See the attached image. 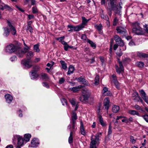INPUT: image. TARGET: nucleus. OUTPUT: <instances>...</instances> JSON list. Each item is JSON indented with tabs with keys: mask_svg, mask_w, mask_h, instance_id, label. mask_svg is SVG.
<instances>
[{
	"mask_svg": "<svg viewBox=\"0 0 148 148\" xmlns=\"http://www.w3.org/2000/svg\"><path fill=\"white\" fill-rule=\"evenodd\" d=\"M121 3L120 2L117 5H116V4H113V5H110V7H109L108 8L109 12H108V14L109 15L111 16L112 13V10H113L115 13L120 14L121 10L122 8V7L121 5Z\"/></svg>",
	"mask_w": 148,
	"mask_h": 148,
	"instance_id": "1",
	"label": "nucleus"
},
{
	"mask_svg": "<svg viewBox=\"0 0 148 148\" xmlns=\"http://www.w3.org/2000/svg\"><path fill=\"white\" fill-rule=\"evenodd\" d=\"M82 95L79 98V100L82 102H84L88 100L90 96V92L87 89H83L82 90Z\"/></svg>",
	"mask_w": 148,
	"mask_h": 148,
	"instance_id": "2",
	"label": "nucleus"
},
{
	"mask_svg": "<svg viewBox=\"0 0 148 148\" xmlns=\"http://www.w3.org/2000/svg\"><path fill=\"white\" fill-rule=\"evenodd\" d=\"M129 58H125L123 59L122 62H120L119 59H118V62L119 64V66L117 65H115V68L116 72L119 74L121 73L124 71V67L123 66V64H124L125 62H127L129 60Z\"/></svg>",
	"mask_w": 148,
	"mask_h": 148,
	"instance_id": "3",
	"label": "nucleus"
},
{
	"mask_svg": "<svg viewBox=\"0 0 148 148\" xmlns=\"http://www.w3.org/2000/svg\"><path fill=\"white\" fill-rule=\"evenodd\" d=\"M134 27L132 29V31L138 35H141L143 34L142 28L140 26V24L136 22L133 24Z\"/></svg>",
	"mask_w": 148,
	"mask_h": 148,
	"instance_id": "4",
	"label": "nucleus"
},
{
	"mask_svg": "<svg viewBox=\"0 0 148 148\" xmlns=\"http://www.w3.org/2000/svg\"><path fill=\"white\" fill-rule=\"evenodd\" d=\"M18 47L13 44H10L7 45L5 47V52L9 53H11L15 52Z\"/></svg>",
	"mask_w": 148,
	"mask_h": 148,
	"instance_id": "5",
	"label": "nucleus"
},
{
	"mask_svg": "<svg viewBox=\"0 0 148 148\" xmlns=\"http://www.w3.org/2000/svg\"><path fill=\"white\" fill-rule=\"evenodd\" d=\"M77 119V116L76 114L73 112L72 117V119L70 121V124L71 128H73V130H75V129H77V127L75 126V123H76V120Z\"/></svg>",
	"mask_w": 148,
	"mask_h": 148,
	"instance_id": "6",
	"label": "nucleus"
},
{
	"mask_svg": "<svg viewBox=\"0 0 148 148\" xmlns=\"http://www.w3.org/2000/svg\"><path fill=\"white\" fill-rule=\"evenodd\" d=\"M21 64L27 68H29L32 66V62L30 59H24L21 61Z\"/></svg>",
	"mask_w": 148,
	"mask_h": 148,
	"instance_id": "7",
	"label": "nucleus"
},
{
	"mask_svg": "<svg viewBox=\"0 0 148 148\" xmlns=\"http://www.w3.org/2000/svg\"><path fill=\"white\" fill-rule=\"evenodd\" d=\"M39 143V140L37 138H34L31 140V145H29V147L33 148L36 147Z\"/></svg>",
	"mask_w": 148,
	"mask_h": 148,
	"instance_id": "8",
	"label": "nucleus"
},
{
	"mask_svg": "<svg viewBox=\"0 0 148 148\" xmlns=\"http://www.w3.org/2000/svg\"><path fill=\"white\" fill-rule=\"evenodd\" d=\"M116 30L118 33L122 35L123 36H126L127 35V31L126 29L122 27H118L116 28Z\"/></svg>",
	"mask_w": 148,
	"mask_h": 148,
	"instance_id": "9",
	"label": "nucleus"
},
{
	"mask_svg": "<svg viewBox=\"0 0 148 148\" xmlns=\"http://www.w3.org/2000/svg\"><path fill=\"white\" fill-rule=\"evenodd\" d=\"M68 129L70 130V136L69 138V143H72L73 140V135L74 132L77 130V129H75V130H73V128H71V125H69L68 126Z\"/></svg>",
	"mask_w": 148,
	"mask_h": 148,
	"instance_id": "10",
	"label": "nucleus"
},
{
	"mask_svg": "<svg viewBox=\"0 0 148 148\" xmlns=\"http://www.w3.org/2000/svg\"><path fill=\"white\" fill-rule=\"evenodd\" d=\"M114 39L116 44L120 46H123L124 42L122 39L118 35H116L114 36Z\"/></svg>",
	"mask_w": 148,
	"mask_h": 148,
	"instance_id": "11",
	"label": "nucleus"
},
{
	"mask_svg": "<svg viewBox=\"0 0 148 148\" xmlns=\"http://www.w3.org/2000/svg\"><path fill=\"white\" fill-rule=\"evenodd\" d=\"M16 138L17 140V146L21 147L24 145V140H23V137L19 135H16Z\"/></svg>",
	"mask_w": 148,
	"mask_h": 148,
	"instance_id": "12",
	"label": "nucleus"
},
{
	"mask_svg": "<svg viewBox=\"0 0 148 148\" xmlns=\"http://www.w3.org/2000/svg\"><path fill=\"white\" fill-rule=\"evenodd\" d=\"M8 28L9 29L10 32L13 35H15L16 34V30L14 27L11 25V23L9 21H8Z\"/></svg>",
	"mask_w": 148,
	"mask_h": 148,
	"instance_id": "13",
	"label": "nucleus"
},
{
	"mask_svg": "<svg viewBox=\"0 0 148 148\" xmlns=\"http://www.w3.org/2000/svg\"><path fill=\"white\" fill-rule=\"evenodd\" d=\"M110 100L109 98H106L104 100L103 105L105 107V108L107 110V112L108 113V110L110 107L109 105Z\"/></svg>",
	"mask_w": 148,
	"mask_h": 148,
	"instance_id": "14",
	"label": "nucleus"
},
{
	"mask_svg": "<svg viewBox=\"0 0 148 148\" xmlns=\"http://www.w3.org/2000/svg\"><path fill=\"white\" fill-rule=\"evenodd\" d=\"M15 52L17 56L20 58L23 57L25 54L22 51L21 49L18 47H17Z\"/></svg>",
	"mask_w": 148,
	"mask_h": 148,
	"instance_id": "15",
	"label": "nucleus"
},
{
	"mask_svg": "<svg viewBox=\"0 0 148 148\" xmlns=\"http://www.w3.org/2000/svg\"><path fill=\"white\" fill-rule=\"evenodd\" d=\"M5 99L6 102L8 103H10L13 99L12 96L8 94L5 95Z\"/></svg>",
	"mask_w": 148,
	"mask_h": 148,
	"instance_id": "16",
	"label": "nucleus"
},
{
	"mask_svg": "<svg viewBox=\"0 0 148 148\" xmlns=\"http://www.w3.org/2000/svg\"><path fill=\"white\" fill-rule=\"evenodd\" d=\"M30 75L31 78L32 79H35L38 76V75L36 72V71L34 70H32L31 71Z\"/></svg>",
	"mask_w": 148,
	"mask_h": 148,
	"instance_id": "17",
	"label": "nucleus"
},
{
	"mask_svg": "<svg viewBox=\"0 0 148 148\" xmlns=\"http://www.w3.org/2000/svg\"><path fill=\"white\" fill-rule=\"evenodd\" d=\"M113 79V81L115 84L116 87L118 89L119 88V83L117 80L116 77L115 75H113L112 76Z\"/></svg>",
	"mask_w": 148,
	"mask_h": 148,
	"instance_id": "18",
	"label": "nucleus"
},
{
	"mask_svg": "<svg viewBox=\"0 0 148 148\" xmlns=\"http://www.w3.org/2000/svg\"><path fill=\"white\" fill-rule=\"evenodd\" d=\"M4 33L3 35L4 36L7 37L10 34V31L9 29L7 27H4Z\"/></svg>",
	"mask_w": 148,
	"mask_h": 148,
	"instance_id": "19",
	"label": "nucleus"
},
{
	"mask_svg": "<svg viewBox=\"0 0 148 148\" xmlns=\"http://www.w3.org/2000/svg\"><path fill=\"white\" fill-rule=\"evenodd\" d=\"M84 27V26L82 25H77L74 26V31H78Z\"/></svg>",
	"mask_w": 148,
	"mask_h": 148,
	"instance_id": "20",
	"label": "nucleus"
},
{
	"mask_svg": "<svg viewBox=\"0 0 148 148\" xmlns=\"http://www.w3.org/2000/svg\"><path fill=\"white\" fill-rule=\"evenodd\" d=\"M98 118L99 120V121L101 125L103 127H105L106 125V124L105 123L103 120L102 116L101 115H99L98 116Z\"/></svg>",
	"mask_w": 148,
	"mask_h": 148,
	"instance_id": "21",
	"label": "nucleus"
},
{
	"mask_svg": "<svg viewBox=\"0 0 148 148\" xmlns=\"http://www.w3.org/2000/svg\"><path fill=\"white\" fill-rule=\"evenodd\" d=\"M80 131L81 133L83 135L86 134V131L84 127V125L82 121L80 122Z\"/></svg>",
	"mask_w": 148,
	"mask_h": 148,
	"instance_id": "22",
	"label": "nucleus"
},
{
	"mask_svg": "<svg viewBox=\"0 0 148 148\" xmlns=\"http://www.w3.org/2000/svg\"><path fill=\"white\" fill-rule=\"evenodd\" d=\"M120 110L119 107L117 105H114L112 108V111L114 113H117Z\"/></svg>",
	"mask_w": 148,
	"mask_h": 148,
	"instance_id": "23",
	"label": "nucleus"
},
{
	"mask_svg": "<svg viewBox=\"0 0 148 148\" xmlns=\"http://www.w3.org/2000/svg\"><path fill=\"white\" fill-rule=\"evenodd\" d=\"M82 87V86L79 85L77 86L73 87L70 88V90L73 92H76L78 91Z\"/></svg>",
	"mask_w": 148,
	"mask_h": 148,
	"instance_id": "24",
	"label": "nucleus"
},
{
	"mask_svg": "<svg viewBox=\"0 0 148 148\" xmlns=\"http://www.w3.org/2000/svg\"><path fill=\"white\" fill-rule=\"evenodd\" d=\"M31 137V135L29 134H27L24 135V140L26 142L29 141Z\"/></svg>",
	"mask_w": 148,
	"mask_h": 148,
	"instance_id": "25",
	"label": "nucleus"
},
{
	"mask_svg": "<svg viewBox=\"0 0 148 148\" xmlns=\"http://www.w3.org/2000/svg\"><path fill=\"white\" fill-rule=\"evenodd\" d=\"M82 23L81 25H82L84 27L86 25L87 23L90 19V18L87 19L84 16H82Z\"/></svg>",
	"mask_w": 148,
	"mask_h": 148,
	"instance_id": "26",
	"label": "nucleus"
},
{
	"mask_svg": "<svg viewBox=\"0 0 148 148\" xmlns=\"http://www.w3.org/2000/svg\"><path fill=\"white\" fill-rule=\"evenodd\" d=\"M74 69V68L73 66L71 65H70L69 67L68 71L67 73V74L70 75L73 72Z\"/></svg>",
	"mask_w": 148,
	"mask_h": 148,
	"instance_id": "27",
	"label": "nucleus"
},
{
	"mask_svg": "<svg viewBox=\"0 0 148 148\" xmlns=\"http://www.w3.org/2000/svg\"><path fill=\"white\" fill-rule=\"evenodd\" d=\"M101 133H98L95 136V138L93 140V138L92 137H91V141H95L96 142V143H97V142L99 140V135H101Z\"/></svg>",
	"mask_w": 148,
	"mask_h": 148,
	"instance_id": "28",
	"label": "nucleus"
},
{
	"mask_svg": "<svg viewBox=\"0 0 148 148\" xmlns=\"http://www.w3.org/2000/svg\"><path fill=\"white\" fill-rule=\"evenodd\" d=\"M40 75L41 78L45 81H47L49 79V77L45 73H42Z\"/></svg>",
	"mask_w": 148,
	"mask_h": 148,
	"instance_id": "29",
	"label": "nucleus"
},
{
	"mask_svg": "<svg viewBox=\"0 0 148 148\" xmlns=\"http://www.w3.org/2000/svg\"><path fill=\"white\" fill-rule=\"evenodd\" d=\"M139 92L141 97L143 99L146 97V93L143 89L140 90Z\"/></svg>",
	"mask_w": 148,
	"mask_h": 148,
	"instance_id": "30",
	"label": "nucleus"
},
{
	"mask_svg": "<svg viewBox=\"0 0 148 148\" xmlns=\"http://www.w3.org/2000/svg\"><path fill=\"white\" fill-rule=\"evenodd\" d=\"M96 142L95 141H91L90 146V148H97Z\"/></svg>",
	"mask_w": 148,
	"mask_h": 148,
	"instance_id": "31",
	"label": "nucleus"
},
{
	"mask_svg": "<svg viewBox=\"0 0 148 148\" xmlns=\"http://www.w3.org/2000/svg\"><path fill=\"white\" fill-rule=\"evenodd\" d=\"M33 53L32 51H28L26 54V57L29 58V59H30V58L33 57Z\"/></svg>",
	"mask_w": 148,
	"mask_h": 148,
	"instance_id": "32",
	"label": "nucleus"
},
{
	"mask_svg": "<svg viewBox=\"0 0 148 148\" xmlns=\"http://www.w3.org/2000/svg\"><path fill=\"white\" fill-rule=\"evenodd\" d=\"M61 101L63 106L66 105L68 108L69 106L67 104V101L65 98H62L61 99Z\"/></svg>",
	"mask_w": 148,
	"mask_h": 148,
	"instance_id": "33",
	"label": "nucleus"
},
{
	"mask_svg": "<svg viewBox=\"0 0 148 148\" xmlns=\"http://www.w3.org/2000/svg\"><path fill=\"white\" fill-rule=\"evenodd\" d=\"M99 76L97 75L96 76L95 79V83H93V84L95 85H97L99 84Z\"/></svg>",
	"mask_w": 148,
	"mask_h": 148,
	"instance_id": "34",
	"label": "nucleus"
},
{
	"mask_svg": "<svg viewBox=\"0 0 148 148\" xmlns=\"http://www.w3.org/2000/svg\"><path fill=\"white\" fill-rule=\"evenodd\" d=\"M9 8L7 5H5L4 3H2L1 5H0V10H3L4 9H7Z\"/></svg>",
	"mask_w": 148,
	"mask_h": 148,
	"instance_id": "35",
	"label": "nucleus"
},
{
	"mask_svg": "<svg viewBox=\"0 0 148 148\" xmlns=\"http://www.w3.org/2000/svg\"><path fill=\"white\" fill-rule=\"evenodd\" d=\"M87 42L90 45V46L92 47L95 48L96 47V45L92 41L89 39H88Z\"/></svg>",
	"mask_w": 148,
	"mask_h": 148,
	"instance_id": "36",
	"label": "nucleus"
},
{
	"mask_svg": "<svg viewBox=\"0 0 148 148\" xmlns=\"http://www.w3.org/2000/svg\"><path fill=\"white\" fill-rule=\"evenodd\" d=\"M60 63L61 64L62 67L63 69H66L67 68L66 63L64 61H60Z\"/></svg>",
	"mask_w": 148,
	"mask_h": 148,
	"instance_id": "37",
	"label": "nucleus"
},
{
	"mask_svg": "<svg viewBox=\"0 0 148 148\" xmlns=\"http://www.w3.org/2000/svg\"><path fill=\"white\" fill-rule=\"evenodd\" d=\"M69 101L73 106H75L77 104L76 100L74 98H72L69 99Z\"/></svg>",
	"mask_w": 148,
	"mask_h": 148,
	"instance_id": "38",
	"label": "nucleus"
},
{
	"mask_svg": "<svg viewBox=\"0 0 148 148\" xmlns=\"http://www.w3.org/2000/svg\"><path fill=\"white\" fill-rule=\"evenodd\" d=\"M95 27L99 32H100L102 29V25L101 24H99L98 25H95Z\"/></svg>",
	"mask_w": 148,
	"mask_h": 148,
	"instance_id": "39",
	"label": "nucleus"
},
{
	"mask_svg": "<svg viewBox=\"0 0 148 148\" xmlns=\"http://www.w3.org/2000/svg\"><path fill=\"white\" fill-rule=\"evenodd\" d=\"M34 49L36 52H38L40 51V50L39 48V45L38 44L35 45H34Z\"/></svg>",
	"mask_w": 148,
	"mask_h": 148,
	"instance_id": "40",
	"label": "nucleus"
},
{
	"mask_svg": "<svg viewBox=\"0 0 148 148\" xmlns=\"http://www.w3.org/2000/svg\"><path fill=\"white\" fill-rule=\"evenodd\" d=\"M30 48L29 47H25L23 49H21L22 51L24 53H27L28 51Z\"/></svg>",
	"mask_w": 148,
	"mask_h": 148,
	"instance_id": "41",
	"label": "nucleus"
},
{
	"mask_svg": "<svg viewBox=\"0 0 148 148\" xmlns=\"http://www.w3.org/2000/svg\"><path fill=\"white\" fill-rule=\"evenodd\" d=\"M38 10L36 6H34L32 8V12L33 14H36L38 12Z\"/></svg>",
	"mask_w": 148,
	"mask_h": 148,
	"instance_id": "42",
	"label": "nucleus"
},
{
	"mask_svg": "<svg viewBox=\"0 0 148 148\" xmlns=\"http://www.w3.org/2000/svg\"><path fill=\"white\" fill-rule=\"evenodd\" d=\"M130 114L134 115H136L138 116L139 114L138 112L134 110H130Z\"/></svg>",
	"mask_w": 148,
	"mask_h": 148,
	"instance_id": "43",
	"label": "nucleus"
},
{
	"mask_svg": "<svg viewBox=\"0 0 148 148\" xmlns=\"http://www.w3.org/2000/svg\"><path fill=\"white\" fill-rule=\"evenodd\" d=\"M140 97L139 96V95L136 97H134L132 99L136 102H138L139 101L140 99Z\"/></svg>",
	"mask_w": 148,
	"mask_h": 148,
	"instance_id": "44",
	"label": "nucleus"
},
{
	"mask_svg": "<svg viewBox=\"0 0 148 148\" xmlns=\"http://www.w3.org/2000/svg\"><path fill=\"white\" fill-rule=\"evenodd\" d=\"M136 64L139 67H142L144 66V63L142 62H139L136 63Z\"/></svg>",
	"mask_w": 148,
	"mask_h": 148,
	"instance_id": "45",
	"label": "nucleus"
},
{
	"mask_svg": "<svg viewBox=\"0 0 148 148\" xmlns=\"http://www.w3.org/2000/svg\"><path fill=\"white\" fill-rule=\"evenodd\" d=\"M85 79L83 77H81L79 78H76V79L79 82H82V83L85 80Z\"/></svg>",
	"mask_w": 148,
	"mask_h": 148,
	"instance_id": "46",
	"label": "nucleus"
},
{
	"mask_svg": "<svg viewBox=\"0 0 148 148\" xmlns=\"http://www.w3.org/2000/svg\"><path fill=\"white\" fill-rule=\"evenodd\" d=\"M138 95V94L136 91H134L132 94V98L133 99L134 97Z\"/></svg>",
	"mask_w": 148,
	"mask_h": 148,
	"instance_id": "47",
	"label": "nucleus"
},
{
	"mask_svg": "<svg viewBox=\"0 0 148 148\" xmlns=\"http://www.w3.org/2000/svg\"><path fill=\"white\" fill-rule=\"evenodd\" d=\"M112 133V127L111 124H110L109 126L108 131V135H110Z\"/></svg>",
	"mask_w": 148,
	"mask_h": 148,
	"instance_id": "48",
	"label": "nucleus"
},
{
	"mask_svg": "<svg viewBox=\"0 0 148 148\" xmlns=\"http://www.w3.org/2000/svg\"><path fill=\"white\" fill-rule=\"evenodd\" d=\"M138 55L140 57H147V54L142 53H138Z\"/></svg>",
	"mask_w": 148,
	"mask_h": 148,
	"instance_id": "49",
	"label": "nucleus"
},
{
	"mask_svg": "<svg viewBox=\"0 0 148 148\" xmlns=\"http://www.w3.org/2000/svg\"><path fill=\"white\" fill-rule=\"evenodd\" d=\"M134 108L135 109L138 110H140L142 111H143V109L141 108L139 106L137 105H136L134 106Z\"/></svg>",
	"mask_w": 148,
	"mask_h": 148,
	"instance_id": "50",
	"label": "nucleus"
},
{
	"mask_svg": "<svg viewBox=\"0 0 148 148\" xmlns=\"http://www.w3.org/2000/svg\"><path fill=\"white\" fill-rule=\"evenodd\" d=\"M74 26H73L72 25H68V28L70 29L68 30V31L69 32L73 31Z\"/></svg>",
	"mask_w": 148,
	"mask_h": 148,
	"instance_id": "51",
	"label": "nucleus"
},
{
	"mask_svg": "<svg viewBox=\"0 0 148 148\" xmlns=\"http://www.w3.org/2000/svg\"><path fill=\"white\" fill-rule=\"evenodd\" d=\"M84 81L82 83L84 84L85 85L88 86H90V84L89 83H88V81L86 80V79H85L84 80Z\"/></svg>",
	"mask_w": 148,
	"mask_h": 148,
	"instance_id": "52",
	"label": "nucleus"
},
{
	"mask_svg": "<svg viewBox=\"0 0 148 148\" xmlns=\"http://www.w3.org/2000/svg\"><path fill=\"white\" fill-rule=\"evenodd\" d=\"M130 142H131L133 144H134L136 143V140L134 139L132 136H130Z\"/></svg>",
	"mask_w": 148,
	"mask_h": 148,
	"instance_id": "53",
	"label": "nucleus"
},
{
	"mask_svg": "<svg viewBox=\"0 0 148 148\" xmlns=\"http://www.w3.org/2000/svg\"><path fill=\"white\" fill-rule=\"evenodd\" d=\"M64 38V36L61 37H60L57 38H56V40H58L59 42H61L63 40Z\"/></svg>",
	"mask_w": 148,
	"mask_h": 148,
	"instance_id": "54",
	"label": "nucleus"
},
{
	"mask_svg": "<svg viewBox=\"0 0 148 148\" xmlns=\"http://www.w3.org/2000/svg\"><path fill=\"white\" fill-rule=\"evenodd\" d=\"M105 94L103 96H111L112 95V93L111 92L108 90L105 93Z\"/></svg>",
	"mask_w": 148,
	"mask_h": 148,
	"instance_id": "55",
	"label": "nucleus"
},
{
	"mask_svg": "<svg viewBox=\"0 0 148 148\" xmlns=\"http://www.w3.org/2000/svg\"><path fill=\"white\" fill-rule=\"evenodd\" d=\"M65 81V79L63 77L61 78L60 79L59 81V83L60 84H62L64 83Z\"/></svg>",
	"mask_w": 148,
	"mask_h": 148,
	"instance_id": "56",
	"label": "nucleus"
},
{
	"mask_svg": "<svg viewBox=\"0 0 148 148\" xmlns=\"http://www.w3.org/2000/svg\"><path fill=\"white\" fill-rule=\"evenodd\" d=\"M108 90V89L106 87H104L103 90V95H105V93Z\"/></svg>",
	"mask_w": 148,
	"mask_h": 148,
	"instance_id": "57",
	"label": "nucleus"
},
{
	"mask_svg": "<svg viewBox=\"0 0 148 148\" xmlns=\"http://www.w3.org/2000/svg\"><path fill=\"white\" fill-rule=\"evenodd\" d=\"M144 29L145 31L148 34V25L145 24L144 25Z\"/></svg>",
	"mask_w": 148,
	"mask_h": 148,
	"instance_id": "58",
	"label": "nucleus"
},
{
	"mask_svg": "<svg viewBox=\"0 0 148 148\" xmlns=\"http://www.w3.org/2000/svg\"><path fill=\"white\" fill-rule=\"evenodd\" d=\"M17 60V58L16 56H14L10 58V60L12 62H13L16 60Z\"/></svg>",
	"mask_w": 148,
	"mask_h": 148,
	"instance_id": "59",
	"label": "nucleus"
},
{
	"mask_svg": "<svg viewBox=\"0 0 148 148\" xmlns=\"http://www.w3.org/2000/svg\"><path fill=\"white\" fill-rule=\"evenodd\" d=\"M101 16L102 18H103L106 20L108 21L109 19L108 16L106 15H104L103 14H102L101 15Z\"/></svg>",
	"mask_w": 148,
	"mask_h": 148,
	"instance_id": "60",
	"label": "nucleus"
},
{
	"mask_svg": "<svg viewBox=\"0 0 148 148\" xmlns=\"http://www.w3.org/2000/svg\"><path fill=\"white\" fill-rule=\"evenodd\" d=\"M124 118L122 120V121L123 122H125L126 123H127L129 122V120L128 119H127L124 116L123 117Z\"/></svg>",
	"mask_w": 148,
	"mask_h": 148,
	"instance_id": "61",
	"label": "nucleus"
},
{
	"mask_svg": "<svg viewBox=\"0 0 148 148\" xmlns=\"http://www.w3.org/2000/svg\"><path fill=\"white\" fill-rule=\"evenodd\" d=\"M110 2V5H113V4H116V0H109Z\"/></svg>",
	"mask_w": 148,
	"mask_h": 148,
	"instance_id": "62",
	"label": "nucleus"
},
{
	"mask_svg": "<svg viewBox=\"0 0 148 148\" xmlns=\"http://www.w3.org/2000/svg\"><path fill=\"white\" fill-rule=\"evenodd\" d=\"M43 86L46 87L47 88H49V86L48 84L46 82H43L42 83Z\"/></svg>",
	"mask_w": 148,
	"mask_h": 148,
	"instance_id": "63",
	"label": "nucleus"
},
{
	"mask_svg": "<svg viewBox=\"0 0 148 148\" xmlns=\"http://www.w3.org/2000/svg\"><path fill=\"white\" fill-rule=\"evenodd\" d=\"M142 116L145 120L147 122H148V115H145L143 116Z\"/></svg>",
	"mask_w": 148,
	"mask_h": 148,
	"instance_id": "64",
	"label": "nucleus"
}]
</instances>
